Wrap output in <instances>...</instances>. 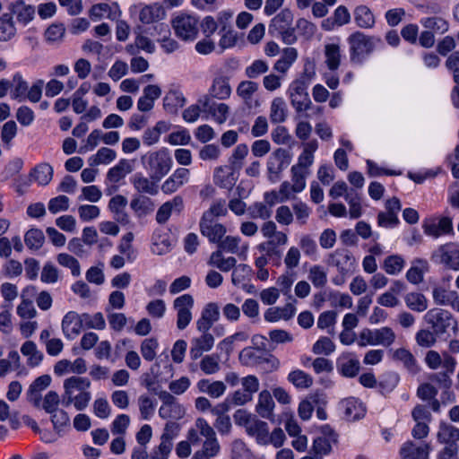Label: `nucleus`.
Returning a JSON list of instances; mask_svg holds the SVG:
<instances>
[{
	"instance_id": "1",
	"label": "nucleus",
	"mask_w": 459,
	"mask_h": 459,
	"mask_svg": "<svg viewBox=\"0 0 459 459\" xmlns=\"http://www.w3.org/2000/svg\"><path fill=\"white\" fill-rule=\"evenodd\" d=\"M314 75V72L306 70L299 78L294 80L289 86L287 93L296 113L294 119L309 117L306 111L313 107V103L309 98L307 88Z\"/></svg>"
},
{
	"instance_id": "2",
	"label": "nucleus",
	"mask_w": 459,
	"mask_h": 459,
	"mask_svg": "<svg viewBox=\"0 0 459 459\" xmlns=\"http://www.w3.org/2000/svg\"><path fill=\"white\" fill-rule=\"evenodd\" d=\"M378 42H380L379 39L368 36L360 31L351 34L348 38L351 62L361 65L374 51L376 44Z\"/></svg>"
},
{
	"instance_id": "3",
	"label": "nucleus",
	"mask_w": 459,
	"mask_h": 459,
	"mask_svg": "<svg viewBox=\"0 0 459 459\" xmlns=\"http://www.w3.org/2000/svg\"><path fill=\"white\" fill-rule=\"evenodd\" d=\"M142 161L152 179L160 181L170 170L173 160L167 149L149 152L142 157Z\"/></svg>"
},
{
	"instance_id": "4",
	"label": "nucleus",
	"mask_w": 459,
	"mask_h": 459,
	"mask_svg": "<svg viewBox=\"0 0 459 459\" xmlns=\"http://www.w3.org/2000/svg\"><path fill=\"white\" fill-rule=\"evenodd\" d=\"M423 320L438 336L446 333L450 329L457 331L458 323L453 314L441 307L429 309L424 315Z\"/></svg>"
},
{
	"instance_id": "5",
	"label": "nucleus",
	"mask_w": 459,
	"mask_h": 459,
	"mask_svg": "<svg viewBox=\"0 0 459 459\" xmlns=\"http://www.w3.org/2000/svg\"><path fill=\"white\" fill-rule=\"evenodd\" d=\"M395 337L394 332L388 326L374 330L364 328L359 334L358 345L359 347H366L368 345L389 347L394 342Z\"/></svg>"
},
{
	"instance_id": "6",
	"label": "nucleus",
	"mask_w": 459,
	"mask_h": 459,
	"mask_svg": "<svg viewBox=\"0 0 459 459\" xmlns=\"http://www.w3.org/2000/svg\"><path fill=\"white\" fill-rule=\"evenodd\" d=\"M430 259L435 264L459 271V245L454 242L441 245L432 253Z\"/></svg>"
},
{
	"instance_id": "7",
	"label": "nucleus",
	"mask_w": 459,
	"mask_h": 459,
	"mask_svg": "<svg viewBox=\"0 0 459 459\" xmlns=\"http://www.w3.org/2000/svg\"><path fill=\"white\" fill-rule=\"evenodd\" d=\"M290 160L291 157L287 150L278 148L273 151L266 163L268 179L273 183L277 182L281 172L290 165Z\"/></svg>"
},
{
	"instance_id": "8",
	"label": "nucleus",
	"mask_w": 459,
	"mask_h": 459,
	"mask_svg": "<svg viewBox=\"0 0 459 459\" xmlns=\"http://www.w3.org/2000/svg\"><path fill=\"white\" fill-rule=\"evenodd\" d=\"M195 299L191 294H183L176 298L172 307L177 313V327L179 330L186 329L192 321V309Z\"/></svg>"
},
{
	"instance_id": "9",
	"label": "nucleus",
	"mask_w": 459,
	"mask_h": 459,
	"mask_svg": "<svg viewBox=\"0 0 459 459\" xmlns=\"http://www.w3.org/2000/svg\"><path fill=\"white\" fill-rule=\"evenodd\" d=\"M172 26L176 35L183 40H194L198 34V20L188 14L174 18Z\"/></svg>"
},
{
	"instance_id": "10",
	"label": "nucleus",
	"mask_w": 459,
	"mask_h": 459,
	"mask_svg": "<svg viewBox=\"0 0 459 459\" xmlns=\"http://www.w3.org/2000/svg\"><path fill=\"white\" fill-rule=\"evenodd\" d=\"M327 264L335 267L341 274L346 275L353 272L355 258L348 249L338 248L328 255Z\"/></svg>"
},
{
	"instance_id": "11",
	"label": "nucleus",
	"mask_w": 459,
	"mask_h": 459,
	"mask_svg": "<svg viewBox=\"0 0 459 459\" xmlns=\"http://www.w3.org/2000/svg\"><path fill=\"white\" fill-rule=\"evenodd\" d=\"M385 211L377 214V224L383 228H394L400 222L398 212L402 209L401 202L398 198L393 197L385 202Z\"/></svg>"
},
{
	"instance_id": "12",
	"label": "nucleus",
	"mask_w": 459,
	"mask_h": 459,
	"mask_svg": "<svg viewBox=\"0 0 459 459\" xmlns=\"http://www.w3.org/2000/svg\"><path fill=\"white\" fill-rule=\"evenodd\" d=\"M199 227L202 235L212 243H219L227 232L225 226L217 220L201 218Z\"/></svg>"
},
{
	"instance_id": "13",
	"label": "nucleus",
	"mask_w": 459,
	"mask_h": 459,
	"mask_svg": "<svg viewBox=\"0 0 459 459\" xmlns=\"http://www.w3.org/2000/svg\"><path fill=\"white\" fill-rule=\"evenodd\" d=\"M10 14L16 19V22L23 26L28 25L35 17V7L27 4L22 0H16L8 7Z\"/></svg>"
},
{
	"instance_id": "14",
	"label": "nucleus",
	"mask_w": 459,
	"mask_h": 459,
	"mask_svg": "<svg viewBox=\"0 0 459 459\" xmlns=\"http://www.w3.org/2000/svg\"><path fill=\"white\" fill-rule=\"evenodd\" d=\"M302 152L298 157V162L292 167L304 170L305 173H310V167L314 163L315 152L318 149V142L316 139L309 140L302 143Z\"/></svg>"
},
{
	"instance_id": "15",
	"label": "nucleus",
	"mask_w": 459,
	"mask_h": 459,
	"mask_svg": "<svg viewBox=\"0 0 459 459\" xmlns=\"http://www.w3.org/2000/svg\"><path fill=\"white\" fill-rule=\"evenodd\" d=\"M190 177L189 169L186 168L177 169L161 185V191L170 195L178 191L188 182Z\"/></svg>"
},
{
	"instance_id": "16",
	"label": "nucleus",
	"mask_w": 459,
	"mask_h": 459,
	"mask_svg": "<svg viewBox=\"0 0 459 459\" xmlns=\"http://www.w3.org/2000/svg\"><path fill=\"white\" fill-rule=\"evenodd\" d=\"M340 410L348 420H358L365 416L366 408L358 398L349 397L339 403Z\"/></svg>"
},
{
	"instance_id": "17",
	"label": "nucleus",
	"mask_w": 459,
	"mask_h": 459,
	"mask_svg": "<svg viewBox=\"0 0 459 459\" xmlns=\"http://www.w3.org/2000/svg\"><path fill=\"white\" fill-rule=\"evenodd\" d=\"M127 203L126 197L122 195H117L109 200L108 205L114 220L122 225H127L130 222L129 215L126 211Z\"/></svg>"
},
{
	"instance_id": "18",
	"label": "nucleus",
	"mask_w": 459,
	"mask_h": 459,
	"mask_svg": "<svg viewBox=\"0 0 459 459\" xmlns=\"http://www.w3.org/2000/svg\"><path fill=\"white\" fill-rule=\"evenodd\" d=\"M184 208V200L180 195L174 196L171 200L162 204L157 211L156 221L159 224L166 223L173 212H181Z\"/></svg>"
},
{
	"instance_id": "19",
	"label": "nucleus",
	"mask_w": 459,
	"mask_h": 459,
	"mask_svg": "<svg viewBox=\"0 0 459 459\" xmlns=\"http://www.w3.org/2000/svg\"><path fill=\"white\" fill-rule=\"evenodd\" d=\"M199 103L203 106L204 111L211 113L218 124H223L227 120L230 110L227 104L215 103L209 96H204L203 99L199 100Z\"/></svg>"
},
{
	"instance_id": "20",
	"label": "nucleus",
	"mask_w": 459,
	"mask_h": 459,
	"mask_svg": "<svg viewBox=\"0 0 459 459\" xmlns=\"http://www.w3.org/2000/svg\"><path fill=\"white\" fill-rule=\"evenodd\" d=\"M130 182L139 194L155 195L159 192L158 181L152 179L151 176L147 178L142 173H135L131 177Z\"/></svg>"
},
{
	"instance_id": "21",
	"label": "nucleus",
	"mask_w": 459,
	"mask_h": 459,
	"mask_svg": "<svg viewBox=\"0 0 459 459\" xmlns=\"http://www.w3.org/2000/svg\"><path fill=\"white\" fill-rule=\"evenodd\" d=\"M134 169L133 160L121 159L117 165L110 168L106 176V181L111 184H117Z\"/></svg>"
},
{
	"instance_id": "22",
	"label": "nucleus",
	"mask_w": 459,
	"mask_h": 459,
	"mask_svg": "<svg viewBox=\"0 0 459 459\" xmlns=\"http://www.w3.org/2000/svg\"><path fill=\"white\" fill-rule=\"evenodd\" d=\"M214 344V337L212 333H202L201 336L194 338L191 342L190 357L195 360L202 357L204 352L212 349Z\"/></svg>"
},
{
	"instance_id": "23",
	"label": "nucleus",
	"mask_w": 459,
	"mask_h": 459,
	"mask_svg": "<svg viewBox=\"0 0 459 459\" xmlns=\"http://www.w3.org/2000/svg\"><path fill=\"white\" fill-rule=\"evenodd\" d=\"M61 326L63 333L67 339L75 338L82 331L79 314L75 311L66 313L63 317Z\"/></svg>"
},
{
	"instance_id": "24",
	"label": "nucleus",
	"mask_w": 459,
	"mask_h": 459,
	"mask_svg": "<svg viewBox=\"0 0 459 459\" xmlns=\"http://www.w3.org/2000/svg\"><path fill=\"white\" fill-rule=\"evenodd\" d=\"M91 386V381L87 377H71L64 381L63 397H70L71 395L81 394L88 391Z\"/></svg>"
},
{
	"instance_id": "25",
	"label": "nucleus",
	"mask_w": 459,
	"mask_h": 459,
	"mask_svg": "<svg viewBox=\"0 0 459 459\" xmlns=\"http://www.w3.org/2000/svg\"><path fill=\"white\" fill-rule=\"evenodd\" d=\"M293 14L290 10L283 9L279 13L269 25V33L273 37H278L279 32L288 30L292 25Z\"/></svg>"
},
{
	"instance_id": "26",
	"label": "nucleus",
	"mask_w": 459,
	"mask_h": 459,
	"mask_svg": "<svg viewBox=\"0 0 459 459\" xmlns=\"http://www.w3.org/2000/svg\"><path fill=\"white\" fill-rule=\"evenodd\" d=\"M165 16L166 12L164 8L158 3L146 4L139 12V20L145 24L159 22L164 19Z\"/></svg>"
},
{
	"instance_id": "27",
	"label": "nucleus",
	"mask_w": 459,
	"mask_h": 459,
	"mask_svg": "<svg viewBox=\"0 0 459 459\" xmlns=\"http://www.w3.org/2000/svg\"><path fill=\"white\" fill-rule=\"evenodd\" d=\"M429 444L415 446L413 442L407 441L402 446L400 455L402 459H429Z\"/></svg>"
},
{
	"instance_id": "28",
	"label": "nucleus",
	"mask_w": 459,
	"mask_h": 459,
	"mask_svg": "<svg viewBox=\"0 0 459 459\" xmlns=\"http://www.w3.org/2000/svg\"><path fill=\"white\" fill-rule=\"evenodd\" d=\"M238 359L242 365L247 367L256 366L266 360L264 358V351L254 347L244 348L239 352Z\"/></svg>"
},
{
	"instance_id": "29",
	"label": "nucleus",
	"mask_w": 459,
	"mask_h": 459,
	"mask_svg": "<svg viewBox=\"0 0 459 459\" xmlns=\"http://www.w3.org/2000/svg\"><path fill=\"white\" fill-rule=\"evenodd\" d=\"M10 95L13 100L18 101H23L26 100L29 83L21 73L17 72L13 75L12 80L10 81Z\"/></svg>"
},
{
	"instance_id": "30",
	"label": "nucleus",
	"mask_w": 459,
	"mask_h": 459,
	"mask_svg": "<svg viewBox=\"0 0 459 459\" xmlns=\"http://www.w3.org/2000/svg\"><path fill=\"white\" fill-rule=\"evenodd\" d=\"M231 88L229 80L223 76L214 78L212 86L209 89L207 96L212 100V98L218 100H226L230 96Z\"/></svg>"
},
{
	"instance_id": "31",
	"label": "nucleus",
	"mask_w": 459,
	"mask_h": 459,
	"mask_svg": "<svg viewBox=\"0 0 459 459\" xmlns=\"http://www.w3.org/2000/svg\"><path fill=\"white\" fill-rule=\"evenodd\" d=\"M234 170L231 165L217 167L213 174L214 184L221 188H230L236 182Z\"/></svg>"
},
{
	"instance_id": "32",
	"label": "nucleus",
	"mask_w": 459,
	"mask_h": 459,
	"mask_svg": "<svg viewBox=\"0 0 459 459\" xmlns=\"http://www.w3.org/2000/svg\"><path fill=\"white\" fill-rule=\"evenodd\" d=\"M196 385L201 393L207 394L212 398L222 396L227 388L222 381L212 382L205 378L199 380Z\"/></svg>"
},
{
	"instance_id": "33",
	"label": "nucleus",
	"mask_w": 459,
	"mask_h": 459,
	"mask_svg": "<svg viewBox=\"0 0 459 459\" xmlns=\"http://www.w3.org/2000/svg\"><path fill=\"white\" fill-rule=\"evenodd\" d=\"M247 433L254 437L257 444L266 446V437L269 433L268 424L263 420H258L256 417L252 420L251 424L247 426Z\"/></svg>"
},
{
	"instance_id": "34",
	"label": "nucleus",
	"mask_w": 459,
	"mask_h": 459,
	"mask_svg": "<svg viewBox=\"0 0 459 459\" xmlns=\"http://www.w3.org/2000/svg\"><path fill=\"white\" fill-rule=\"evenodd\" d=\"M429 269V264L425 259L416 258L412 261V266L406 273V279L412 284H419L423 281V274Z\"/></svg>"
},
{
	"instance_id": "35",
	"label": "nucleus",
	"mask_w": 459,
	"mask_h": 459,
	"mask_svg": "<svg viewBox=\"0 0 459 459\" xmlns=\"http://www.w3.org/2000/svg\"><path fill=\"white\" fill-rule=\"evenodd\" d=\"M274 408V402L269 391L264 390L259 394L258 403L256 404V412L264 419L271 420L273 418V411Z\"/></svg>"
},
{
	"instance_id": "36",
	"label": "nucleus",
	"mask_w": 459,
	"mask_h": 459,
	"mask_svg": "<svg viewBox=\"0 0 459 459\" xmlns=\"http://www.w3.org/2000/svg\"><path fill=\"white\" fill-rule=\"evenodd\" d=\"M360 368L359 359L355 358L342 357L337 360V371L345 377H354Z\"/></svg>"
},
{
	"instance_id": "37",
	"label": "nucleus",
	"mask_w": 459,
	"mask_h": 459,
	"mask_svg": "<svg viewBox=\"0 0 459 459\" xmlns=\"http://www.w3.org/2000/svg\"><path fill=\"white\" fill-rule=\"evenodd\" d=\"M354 21L363 29H371L375 25V16L367 5H359L354 10Z\"/></svg>"
},
{
	"instance_id": "38",
	"label": "nucleus",
	"mask_w": 459,
	"mask_h": 459,
	"mask_svg": "<svg viewBox=\"0 0 459 459\" xmlns=\"http://www.w3.org/2000/svg\"><path fill=\"white\" fill-rule=\"evenodd\" d=\"M438 442L445 445H457L459 440V429L446 423H440L437 431Z\"/></svg>"
},
{
	"instance_id": "39",
	"label": "nucleus",
	"mask_w": 459,
	"mask_h": 459,
	"mask_svg": "<svg viewBox=\"0 0 459 459\" xmlns=\"http://www.w3.org/2000/svg\"><path fill=\"white\" fill-rule=\"evenodd\" d=\"M130 207L137 217L145 216L154 209L152 200L144 195H134L131 200Z\"/></svg>"
},
{
	"instance_id": "40",
	"label": "nucleus",
	"mask_w": 459,
	"mask_h": 459,
	"mask_svg": "<svg viewBox=\"0 0 459 459\" xmlns=\"http://www.w3.org/2000/svg\"><path fill=\"white\" fill-rule=\"evenodd\" d=\"M406 307L415 312L421 313L428 308L429 302L426 296L420 292H409L404 297Z\"/></svg>"
},
{
	"instance_id": "41",
	"label": "nucleus",
	"mask_w": 459,
	"mask_h": 459,
	"mask_svg": "<svg viewBox=\"0 0 459 459\" xmlns=\"http://www.w3.org/2000/svg\"><path fill=\"white\" fill-rule=\"evenodd\" d=\"M287 105L282 98H274L270 107V120L273 124H280L287 118Z\"/></svg>"
},
{
	"instance_id": "42",
	"label": "nucleus",
	"mask_w": 459,
	"mask_h": 459,
	"mask_svg": "<svg viewBox=\"0 0 459 459\" xmlns=\"http://www.w3.org/2000/svg\"><path fill=\"white\" fill-rule=\"evenodd\" d=\"M298 58V51L294 48H286L283 49L281 56L274 64V70L285 74Z\"/></svg>"
},
{
	"instance_id": "43",
	"label": "nucleus",
	"mask_w": 459,
	"mask_h": 459,
	"mask_svg": "<svg viewBox=\"0 0 459 459\" xmlns=\"http://www.w3.org/2000/svg\"><path fill=\"white\" fill-rule=\"evenodd\" d=\"M336 442V437H317L314 439L310 453L319 459H323L332 451V444Z\"/></svg>"
},
{
	"instance_id": "44",
	"label": "nucleus",
	"mask_w": 459,
	"mask_h": 459,
	"mask_svg": "<svg viewBox=\"0 0 459 459\" xmlns=\"http://www.w3.org/2000/svg\"><path fill=\"white\" fill-rule=\"evenodd\" d=\"M236 264L237 260L235 257L230 256L225 258L222 255L221 250L212 252L209 260V264L215 266L221 272L230 271L236 266Z\"/></svg>"
},
{
	"instance_id": "45",
	"label": "nucleus",
	"mask_w": 459,
	"mask_h": 459,
	"mask_svg": "<svg viewBox=\"0 0 459 459\" xmlns=\"http://www.w3.org/2000/svg\"><path fill=\"white\" fill-rule=\"evenodd\" d=\"M420 24L429 31L444 34L449 29V23L440 16L424 17L420 21Z\"/></svg>"
},
{
	"instance_id": "46",
	"label": "nucleus",
	"mask_w": 459,
	"mask_h": 459,
	"mask_svg": "<svg viewBox=\"0 0 459 459\" xmlns=\"http://www.w3.org/2000/svg\"><path fill=\"white\" fill-rule=\"evenodd\" d=\"M22 355L28 357V365L37 367L43 359V353L38 350L37 345L32 341L25 342L21 347Z\"/></svg>"
},
{
	"instance_id": "47",
	"label": "nucleus",
	"mask_w": 459,
	"mask_h": 459,
	"mask_svg": "<svg viewBox=\"0 0 459 459\" xmlns=\"http://www.w3.org/2000/svg\"><path fill=\"white\" fill-rule=\"evenodd\" d=\"M325 56L327 67L332 71L337 70L342 57L340 46L334 43L326 44L325 46Z\"/></svg>"
},
{
	"instance_id": "48",
	"label": "nucleus",
	"mask_w": 459,
	"mask_h": 459,
	"mask_svg": "<svg viewBox=\"0 0 459 459\" xmlns=\"http://www.w3.org/2000/svg\"><path fill=\"white\" fill-rule=\"evenodd\" d=\"M287 378L289 382L299 389H307L313 385V377L300 369L290 371Z\"/></svg>"
},
{
	"instance_id": "49",
	"label": "nucleus",
	"mask_w": 459,
	"mask_h": 459,
	"mask_svg": "<svg viewBox=\"0 0 459 459\" xmlns=\"http://www.w3.org/2000/svg\"><path fill=\"white\" fill-rule=\"evenodd\" d=\"M15 34L16 27L13 21V16L9 13L0 16V41L10 40Z\"/></svg>"
},
{
	"instance_id": "50",
	"label": "nucleus",
	"mask_w": 459,
	"mask_h": 459,
	"mask_svg": "<svg viewBox=\"0 0 459 459\" xmlns=\"http://www.w3.org/2000/svg\"><path fill=\"white\" fill-rule=\"evenodd\" d=\"M405 265V260L402 255H392L385 258L383 269L389 275L399 274Z\"/></svg>"
},
{
	"instance_id": "51",
	"label": "nucleus",
	"mask_w": 459,
	"mask_h": 459,
	"mask_svg": "<svg viewBox=\"0 0 459 459\" xmlns=\"http://www.w3.org/2000/svg\"><path fill=\"white\" fill-rule=\"evenodd\" d=\"M186 99L183 93L178 90H170L163 100L164 108L170 112H174L178 108L185 105Z\"/></svg>"
},
{
	"instance_id": "52",
	"label": "nucleus",
	"mask_w": 459,
	"mask_h": 459,
	"mask_svg": "<svg viewBox=\"0 0 459 459\" xmlns=\"http://www.w3.org/2000/svg\"><path fill=\"white\" fill-rule=\"evenodd\" d=\"M31 176L39 185L46 186L52 179L53 168L48 163H40L34 168Z\"/></svg>"
},
{
	"instance_id": "53",
	"label": "nucleus",
	"mask_w": 459,
	"mask_h": 459,
	"mask_svg": "<svg viewBox=\"0 0 459 459\" xmlns=\"http://www.w3.org/2000/svg\"><path fill=\"white\" fill-rule=\"evenodd\" d=\"M117 158V152L108 147H101L98 150L95 155L89 158L91 166H97L100 164H108Z\"/></svg>"
},
{
	"instance_id": "54",
	"label": "nucleus",
	"mask_w": 459,
	"mask_h": 459,
	"mask_svg": "<svg viewBox=\"0 0 459 459\" xmlns=\"http://www.w3.org/2000/svg\"><path fill=\"white\" fill-rule=\"evenodd\" d=\"M91 399V394L88 390L81 394L71 395V399L70 397H63L62 402L65 406H69L73 403L77 411H83L89 405Z\"/></svg>"
},
{
	"instance_id": "55",
	"label": "nucleus",
	"mask_w": 459,
	"mask_h": 459,
	"mask_svg": "<svg viewBox=\"0 0 459 459\" xmlns=\"http://www.w3.org/2000/svg\"><path fill=\"white\" fill-rule=\"evenodd\" d=\"M345 200L350 206L349 214L351 219H357L361 216L362 209L360 204V197L357 190L351 189L345 195Z\"/></svg>"
},
{
	"instance_id": "56",
	"label": "nucleus",
	"mask_w": 459,
	"mask_h": 459,
	"mask_svg": "<svg viewBox=\"0 0 459 459\" xmlns=\"http://www.w3.org/2000/svg\"><path fill=\"white\" fill-rule=\"evenodd\" d=\"M45 240L43 231L39 229H30L24 236V242L30 249H39Z\"/></svg>"
},
{
	"instance_id": "57",
	"label": "nucleus",
	"mask_w": 459,
	"mask_h": 459,
	"mask_svg": "<svg viewBox=\"0 0 459 459\" xmlns=\"http://www.w3.org/2000/svg\"><path fill=\"white\" fill-rule=\"evenodd\" d=\"M184 408L177 402L168 404L161 405L159 409V415L162 419H173L178 420L184 416Z\"/></svg>"
},
{
	"instance_id": "58",
	"label": "nucleus",
	"mask_w": 459,
	"mask_h": 459,
	"mask_svg": "<svg viewBox=\"0 0 459 459\" xmlns=\"http://www.w3.org/2000/svg\"><path fill=\"white\" fill-rule=\"evenodd\" d=\"M200 368L205 375H213L220 371V358L218 355H205L200 361Z\"/></svg>"
},
{
	"instance_id": "59",
	"label": "nucleus",
	"mask_w": 459,
	"mask_h": 459,
	"mask_svg": "<svg viewBox=\"0 0 459 459\" xmlns=\"http://www.w3.org/2000/svg\"><path fill=\"white\" fill-rule=\"evenodd\" d=\"M456 295V291H448L444 287L437 286L432 290V298L435 304L438 306H451L454 296Z\"/></svg>"
},
{
	"instance_id": "60",
	"label": "nucleus",
	"mask_w": 459,
	"mask_h": 459,
	"mask_svg": "<svg viewBox=\"0 0 459 459\" xmlns=\"http://www.w3.org/2000/svg\"><path fill=\"white\" fill-rule=\"evenodd\" d=\"M247 212L252 219L267 220L272 215V209L264 203L256 202L247 208Z\"/></svg>"
},
{
	"instance_id": "61",
	"label": "nucleus",
	"mask_w": 459,
	"mask_h": 459,
	"mask_svg": "<svg viewBox=\"0 0 459 459\" xmlns=\"http://www.w3.org/2000/svg\"><path fill=\"white\" fill-rule=\"evenodd\" d=\"M248 154V147L245 143H240L235 147L230 158V164L233 169L239 170L243 166V160Z\"/></svg>"
},
{
	"instance_id": "62",
	"label": "nucleus",
	"mask_w": 459,
	"mask_h": 459,
	"mask_svg": "<svg viewBox=\"0 0 459 459\" xmlns=\"http://www.w3.org/2000/svg\"><path fill=\"white\" fill-rule=\"evenodd\" d=\"M438 335L431 329H420L415 335L416 342L423 348H430L437 342Z\"/></svg>"
},
{
	"instance_id": "63",
	"label": "nucleus",
	"mask_w": 459,
	"mask_h": 459,
	"mask_svg": "<svg viewBox=\"0 0 459 459\" xmlns=\"http://www.w3.org/2000/svg\"><path fill=\"white\" fill-rule=\"evenodd\" d=\"M308 280L316 288H323L327 282V274L320 265H313L308 272Z\"/></svg>"
},
{
	"instance_id": "64",
	"label": "nucleus",
	"mask_w": 459,
	"mask_h": 459,
	"mask_svg": "<svg viewBox=\"0 0 459 459\" xmlns=\"http://www.w3.org/2000/svg\"><path fill=\"white\" fill-rule=\"evenodd\" d=\"M159 343L156 338L144 339L141 343V353L143 359L147 361H152L156 357Z\"/></svg>"
}]
</instances>
